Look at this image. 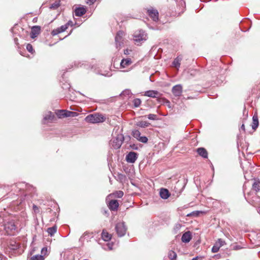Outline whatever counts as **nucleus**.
Wrapping results in <instances>:
<instances>
[{
    "mask_svg": "<svg viewBox=\"0 0 260 260\" xmlns=\"http://www.w3.org/2000/svg\"><path fill=\"white\" fill-rule=\"evenodd\" d=\"M4 230L8 235L14 236L18 233V229L13 220L7 221L3 224Z\"/></svg>",
    "mask_w": 260,
    "mask_h": 260,
    "instance_id": "nucleus-1",
    "label": "nucleus"
},
{
    "mask_svg": "<svg viewBox=\"0 0 260 260\" xmlns=\"http://www.w3.org/2000/svg\"><path fill=\"white\" fill-rule=\"evenodd\" d=\"M124 141V136L121 134H118L116 137H113L110 141L109 145L115 149H119Z\"/></svg>",
    "mask_w": 260,
    "mask_h": 260,
    "instance_id": "nucleus-2",
    "label": "nucleus"
},
{
    "mask_svg": "<svg viewBox=\"0 0 260 260\" xmlns=\"http://www.w3.org/2000/svg\"><path fill=\"white\" fill-rule=\"evenodd\" d=\"M105 119V117L99 114H90L85 118L86 121L91 123L102 122Z\"/></svg>",
    "mask_w": 260,
    "mask_h": 260,
    "instance_id": "nucleus-3",
    "label": "nucleus"
},
{
    "mask_svg": "<svg viewBox=\"0 0 260 260\" xmlns=\"http://www.w3.org/2000/svg\"><path fill=\"white\" fill-rule=\"evenodd\" d=\"M115 230L117 236L122 237L125 235L127 228L124 222H119L116 224Z\"/></svg>",
    "mask_w": 260,
    "mask_h": 260,
    "instance_id": "nucleus-4",
    "label": "nucleus"
},
{
    "mask_svg": "<svg viewBox=\"0 0 260 260\" xmlns=\"http://www.w3.org/2000/svg\"><path fill=\"white\" fill-rule=\"evenodd\" d=\"M19 189H25L26 191V194L28 193H35L36 192V188L29 184H25L24 183H19L16 185Z\"/></svg>",
    "mask_w": 260,
    "mask_h": 260,
    "instance_id": "nucleus-5",
    "label": "nucleus"
},
{
    "mask_svg": "<svg viewBox=\"0 0 260 260\" xmlns=\"http://www.w3.org/2000/svg\"><path fill=\"white\" fill-rule=\"evenodd\" d=\"M56 114L58 118H61L63 117H75L77 115V113L66 110H59L57 111Z\"/></svg>",
    "mask_w": 260,
    "mask_h": 260,
    "instance_id": "nucleus-6",
    "label": "nucleus"
},
{
    "mask_svg": "<svg viewBox=\"0 0 260 260\" xmlns=\"http://www.w3.org/2000/svg\"><path fill=\"white\" fill-rule=\"evenodd\" d=\"M132 136L139 141L146 143L148 138L146 136H141V133L138 129H134L132 132Z\"/></svg>",
    "mask_w": 260,
    "mask_h": 260,
    "instance_id": "nucleus-7",
    "label": "nucleus"
},
{
    "mask_svg": "<svg viewBox=\"0 0 260 260\" xmlns=\"http://www.w3.org/2000/svg\"><path fill=\"white\" fill-rule=\"evenodd\" d=\"M124 32L122 30L118 31L115 37V41L116 44V47L117 49L120 48V47L123 45L122 42V36H123Z\"/></svg>",
    "mask_w": 260,
    "mask_h": 260,
    "instance_id": "nucleus-8",
    "label": "nucleus"
},
{
    "mask_svg": "<svg viewBox=\"0 0 260 260\" xmlns=\"http://www.w3.org/2000/svg\"><path fill=\"white\" fill-rule=\"evenodd\" d=\"M147 14L153 21L157 22L158 20L159 13L156 9L151 8L147 10Z\"/></svg>",
    "mask_w": 260,
    "mask_h": 260,
    "instance_id": "nucleus-9",
    "label": "nucleus"
},
{
    "mask_svg": "<svg viewBox=\"0 0 260 260\" xmlns=\"http://www.w3.org/2000/svg\"><path fill=\"white\" fill-rule=\"evenodd\" d=\"M134 40L136 42H140L141 41H145L147 39V35L143 30H140L139 34L134 36Z\"/></svg>",
    "mask_w": 260,
    "mask_h": 260,
    "instance_id": "nucleus-10",
    "label": "nucleus"
},
{
    "mask_svg": "<svg viewBox=\"0 0 260 260\" xmlns=\"http://www.w3.org/2000/svg\"><path fill=\"white\" fill-rule=\"evenodd\" d=\"M138 156L137 153L133 151L129 152L126 156V160L128 162L134 163Z\"/></svg>",
    "mask_w": 260,
    "mask_h": 260,
    "instance_id": "nucleus-11",
    "label": "nucleus"
},
{
    "mask_svg": "<svg viewBox=\"0 0 260 260\" xmlns=\"http://www.w3.org/2000/svg\"><path fill=\"white\" fill-rule=\"evenodd\" d=\"M172 92L175 96H180L182 93V86L181 84L174 86L172 89Z\"/></svg>",
    "mask_w": 260,
    "mask_h": 260,
    "instance_id": "nucleus-12",
    "label": "nucleus"
},
{
    "mask_svg": "<svg viewBox=\"0 0 260 260\" xmlns=\"http://www.w3.org/2000/svg\"><path fill=\"white\" fill-rule=\"evenodd\" d=\"M41 32V27L38 25L33 26L31 28L30 36L31 38H36Z\"/></svg>",
    "mask_w": 260,
    "mask_h": 260,
    "instance_id": "nucleus-13",
    "label": "nucleus"
},
{
    "mask_svg": "<svg viewBox=\"0 0 260 260\" xmlns=\"http://www.w3.org/2000/svg\"><path fill=\"white\" fill-rule=\"evenodd\" d=\"M108 207L111 211H116L119 207L117 200H112L108 203Z\"/></svg>",
    "mask_w": 260,
    "mask_h": 260,
    "instance_id": "nucleus-14",
    "label": "nucleus"
},
{
    "mask_svg": "<svg viewBox=\"0 0 260 260\" xmlns=\"http://www.w3.org/2000/svg\"><path fill=\"white\" fill-rule=\"evenodd\" d=\"M67 28L68 26H67V25L64 24L57 28L56 29L52 30L51 34L53 36H54L58 34L64 32Z\"/></svg>",
    "mask_w": 260,
    "mask_h": 260,
    "instance_id": "nucleus-15",
    "label": "nucleus"
},
{
    "mask_svg": "<svg viewBox=\"0 0 260 260\" xmlns=\"http://www.w3.org/2000/svg\"><path fill=\"white\" fill-rule=\"evenodd\" d=\"M191 233L190 231L185 232L182 236L181 241L184 243H188L191 239Z\"/></svg>",
    "mask_w": 260,
    "mask_h": 260,
    "instance_id": "nucleus-16",
    "label": "nucleus"
},
{
    "mask_svg": "<svg viewBox=\"0 0 260 260\" xmlns=\"http://www.w3.org/2000/svg\"><path fill=\"white\" fill-rule=\"evenodd\" d=\"M92 237V235L91 233H89L87 232H86L80 238L79 242L81 243H83L85 241L88 242Z\"/></svg>",
    "mask_w": 260,
    "mask_h": 260,
    "instance_id": "nucleus-17",
    "label": "nucleus"
},
{
    "mask_svg": "<svg viewBox=\"0 0 260 260\" xmlns=\"http://www.w3.org/2000/svg\"><path fill=\"white\" fill-rule=\"evenodd\" d=\"M159 196L163 199H167L170 196V193L168 189L162 188L159 191Z\"/></svg>",
    "mask_w": 260,
    "mask_h": 260,
    "instance_id": "nucleus-18",
    "label": "nucleus"
},
{
    "mask_svg": "<svg viewBox=\"0 0 260 260\" xmlns=\"http://www.w3.org/2000/svg\"><path fill=\"white\" fill-rule=\"evenodd\" d=\"M198 154L204 158H208V152L206 149L203 147H200L197 149Z\"/></svg>",
    "mask_w": 260,
    "mask_h": 260,
    "instance_id": "nucleus-19",
    "label": "nucleus"
},
{
    "mask_svg": "<svg viewBox=\"0 0 260 260\" xmlns=\"http://www.w3.org/2000/svg\"><path fill=\"white\" fill-rule=\"evenodd\" d=\"M188 182V180L185 177H184L183 178V181L182 182H180V181H178L177 183V186L175 187V188L176 189H178L180 185H182V187H181V188L179 190V193H181L182 192V191L184 190V189L185 188V186L187 184Z\"/></svg>",
    "mask_w": 260,
    "mask_h": 260,
    "instance_id": "nucleus-20",
    "label": "nucleus"
},
{
    "mask_svg": "<svg viewBox=\"0 0 260 260\" xmlns=\"http://www.w3.org/2000/svg\"><path fill=\"white\" fill-rule=\"evenodd\" d=\"M74 12L76 16L81 17L86 13V10L85 8L83 7H78L75 9Z\"/></svg>",
    "mask_w": 260,
    "mask_h": 260,
    "instance_id": "nucleus-21",
    "label": "nucleus"
},
{
    "mask_svg": "<svg viewBox=\"0 0 260 260\" xmlns=\"http://www.w3.org/2000/svg\"><path fill=\"white\" fill-rule=\"evenodd\" d=\"M159 93L157 90H147L145 92L144 95L150 98H155L157 97Z\"/></svg>",
    "mask_w": 260,
    "mask_h": 260,
    "instance_id": "nucleus-22",
    "label": "nucleus"
},
{
    "mask_svg": "<svg viewBox=\"0 0 260 260\" xmlns=\"http://www.w3.org/2000/svg\"><path fill=\"white\" fill-rule=\"evenodd\" d=\"M132 63V59L130 58H123L120 62L121 67L124 68L130 65Z\"/></svg>",
    "mask_w": 260,
    "mask_h": 260,
    "instance_id": "nucleus-23",
    "label": "nucleus"
},
{
    "mask_svg": "<svg viewBox=\"0 0 260 260\" xmlns=\"http://www.w3.org/2000/svg\"><path fill=\"white\" fill-rule=\"evenodd\" d=\"M182 60V57L180 56H177L176 58L174 59L172 62L173 66L177 69V70H179V68L180 66V62Z\"/></svg>",
    "mask_w": 260,
    "mask_h": 260,
    "instance_id": "nucleus-24",
    "label": "nucleus"
},
{
    "mask_svg": "<svg viewBox=\"0 0 260 260\" xmlns=\"http://www.w3.org/2000/svg\"><path fill=\"white\" fill-rule=\"evenodd\" d=\"M252 188L256 192L260 190V181L257 178L254 179V182L252 184Z\"/></svg>",
    "mask_w": 260,
    "mask_h": 260,
    "instance_id": "nucleus-25",
    "label": "nucleus"
},
{
    "mask_svg": "<svg viewBox=\"0 0 260 260\" xmlns=\"http://www.w3.org/2000/svg\"><path fill=\"white\" fill-rule=\"evenodd\" d=\"M64 73H64L61 76L62 80H60V82L61 83V87L63 89L68 90V89H70L71 85H70V84L69 83H68V82L66 81L64 83L63 82V81H64Z\"/></svg>",
    "mask_w": 260,
    "mask_h": 260,
    "instance_id": "nucleus-26",
    "label": "nucleus"
},
{
    "mask_svg": "<svg viewBox=\"0 0 260 260\" xmlns=\"http://www.w3.org/2000/svg\"><path fill=\"white\" fill-rule=\"evenodd\" d=\"M102 238L103 240L109 241L111 239L112 235L105 230H103L102 233Z\"/></svg>",
    "mask_w": 260,
    "mask_h": 260,
    "instance_id": "nucleus-27",
    "label": "nucleus"
},
{
    "mask_svg": "<svg viewBox=\"0 0 260 260\" xmlns=\"http://www.w3.org/2000/svg\"><path fill=\"white\" fill-rule=\"evenodd\" d=\"M55 118L54 115L50 111L48 112L44 116L43 120H53Z\"/></svg>",
    "mask_w": 260,
    "mask_h": 260,
    "instance_id": "nucleus-28",
    "label": "nucleus"
},
{
    "mask_svg": "<svg viewBox=\"0 0 260 260\" xmlns=\"http://www.w3.org/2000/svg\"><path fill=\"white\" fill-rule=\"evenodd\" d=\"M258 120L256 115H254L252 117V123L251 126L253 129L255 130L258 126Z\"/></svg>",
    "mask_w": 260,
    "mask_h": 260,
    "instance_id": "nucleus-29",
    "label": "nucleus"
},
{
    "mask_svg": "<svg viewBox=\"0 0 260 260\" xmlns=\"http://www.w3.org/2000/svg\"><path fill=\"white\" fill-rule=\"evenodd\" d=\"M136 125L142 128H145L150 125V123L145 121H139L136 123Z\"/></svg>",
    "mask_w": 260,
    "mask_h": 260,
    "instance_id": "nucleus-30",
    "label": "nucleus"
},
{
    "mask_svg": "<svg viewBox=\"0 0 260 260\" xmlns=\"http://www.w3.org/2000/svg\"><path fill=\"white\" fill-rule=\"evenodd\" d=\"M57 226L54 225L52 227L47 229V232L51 236H52L57 232Z\"/></svg>",
    "mask_w": 260,
    "mask_h": 260,
    "instance_id": "nucleus-31",
    "label": "nucleus"
},
{
    "mask_svg": "<svg viewBox=\"0 0 260 260\" xmlns=\"http://www.w3.org/2000/svg\"><path fill=\"white\" fill-rule=\"evenodd\" d=\"M116 178L118 181L121 183L125 182L126 180V176L121 173H118Z\"/></svg>",
    "mask_w": 260,
    "mask_h": 260,
    "instance_id": "nucleus-32",
    "label": "nucleus"
},
{
    "mask_svg": "<svg viewBox=\"0 0 260 260\" xmlns=\"http://www.w3.org/2000/svg\"><path fill=\"white\" fill-rule=\"evenodd\" d=\"M177 256V254L175 251L173 250L169 251L168 257L170 260H176Z\"/></svg>",
    "mask_w": 260,
    "mask_h": 260,
    "instance_id": "nucleus-33",
    "label": "nucleus"
},
{
    "mask_svg": "<svg viewBox=\"0 0 260 260\" xmlns=\"http://www.w3.org/2000/svg\"><path fill=\"white\" fill-rule=\"evenodd\" d=\"M133 104L135 107H139L141 104V101L140 99L138 98L135 99L133 101Z\"/></svg>",
    "mask_w": 260,
    "mask_h": 260,
    "instance_id": "nucleus-34",
    "label": "nucleus"
},
{
    "mask_svg": "<svg viewBox=\"0 0 260 260\" xmlns=\"http://www.w3.org/2000/svg\"><path fill=\"white\" fill-rule=\"evenodd\" d=\"M113 194L115 198H121L123 196V192L121 190H118L114 192Z\"/></svg>",
    "mask_w": 260,
    "mask_h": 260,
    "instance_id": "nucleus-35",
    "label": "nucleus"
},
{
    "mask_svg": "<svg viewBox=\"0 0 260 260\" xmlns=\"http://www.w3.org/2000/svg\"><path fill=\"white\" fill-rule=\"evenodd\" d=\"M60 6V2H55L54 3L52 4L50 6V8L51 9L55 10L57 9Z\"/></svg>",
    "mask_w": 260,
    "mask_h": 260,
    "instance_id": "nucleus-36",
    "label": "nucleus"
},
{
    "mask_svg": "<svg viewBox=\"0 0 260 260\" xmlns=\"http://www.w3.org/2000/svg\"><path fill=\"white\" fill-rule=\"evenodd\" d=\"M31 260H44V257L42 255H35L31 257Z\"/></svg>",
    "mask_w": 260,
    "mask_h": 260,
    "instance_id": "nucleus-37",
    "label": "nucleus"
},
{
    "mask_svg": "<svg viewBox=\"0 0 260 260\" xmlns=\"http://www.w3.org/2000/svg\"><path fill=\"white\" fill-rule=\"evenodd\" d=\"M220 248V247L217 244L215 243L212 248V252L213 253L217 252L219 251Z\"/></svg>",
    "mask_w": 260,
    "mask_h": 260,
    "instance_id": "nucleus-38",
    "label": "nucleus"
},
{
    "mask_svg": "<svg viewBox=\"0 0 260 260\" xmlns=\"http://www.w3.org/2000/svg\"><path fill=\"white\" fill-rule=\"evenodd\" d=\"M147 118L149 120H157V115L156 114H150L148 115Z\"/></svg>",
    "mask_w": 260,
    "mask_h": 260,
    "instance_id": "nucleus-39",
    "label": "nucleus"
},
{
    "mask_svg": "<svg viewBox=\"0 0 260 260\" xmlns=\"http://www.w3.org/2000/svg\"><path fill=\"white\" fill-rule=\"evenodd\" d=\"M19 245L16 242H14V244H10V248L12 250H16L19 248Z\"/></svg>",
    "mask_w": 260,
    "mask_h": 260,
    "instance_id": "nucleus-40",
    "label": "nucleus"
},
{
    "mask_svg": "<svg viewBox=\"0 0 260 260\" xmlns=\"http://www.w3.org/2000/svg\"><path fill=\"white\" fill-rule=\"evenodd\" d=\"M26 49L29 52H30L31 53H32L34 51V50L33 49L32 46L30 44H27Z\"/></svg>",
    "mask_w": 260,
    "mask_h": 260,
    "instance_id": "nucleus-41",
    "label": "nucleus"
},
{
    "mask_svg": "<svg viewBox=\"0 0 260 260\" xmlns=\"http://www.w3.org/2000/svg\"><path fill=\"white\" fill-rule=\"evenodd\" d=\"M215 243L217 244L220 247H221L225 244V242L221 239H218Z\"/></svg>",
    "mask_w": 260,
    "mask_h": 260,
    "instance_id": "nucleus-42",
    "label": "nucleus"
},
{
    "mask_svg": "<svg viewBox=\"0 0 260 260\" xmlns=\"http://www.w3.org/2000/svg\"><path fill=\"white\" fill-rule=\"evenodd\" d=\"M6 222L3 216L0 213V226H3V224Z\"/></svg>",
    "mask_w": 260,
    "mask_h": 260,
    "instance_id": "nucleus-43",
    "label": "nucleus"
},
{
    "mask_svg": "<svg viewBox=\"0 0 260 260\" xmlns=\"http://www.w3.org/2000/svg\"><path fill=\"white\" fill-rule=\"evenodd\" d=\"M181 228V225L180 224H176L174 227V230L176 231V232H177Z\"/></svg>",
    "mask_w": 260,
    "mask_h": 260,
    "instance_id": "nucleus-44",
    "label": "nucleus"
},
{
    "mask_svg": "<svg viewBox=\"0 0 260 260\" xmlns=\"http://www.w3.org/2000/svg\"><path fill=\"white\" fill-rule=\"evenodd\" d=\"M96 0H87L86 3L89 5H91L94 3Z\"/></svg>",
    "mask_w": 260,
    "mask_h": 260,
    "instance_id": "nucleus-45",
    "label": "nucleus"
},
{
    "mask_svg": "<svg viewBox=\"0 0 260 260\" xmlns=\"http://www.w3.org/2000/svg\"><path fill=\"white\" fill-rule=\"evenodd\" d=\"M47 251V248L43 247L41 250V253L43 254L44 255H46Z\"/></svg>",
    "mask_w": 260,
    "mask_h": 260,
    "instance_id": "nucleus-46",
    "label": "nucleus"
},
{
    "mask_svg": "<svg viewBox=\"0 0 260 260\" xmlns=\"http://www.w3.org/2000/svg\"><path fill=\"white\" fill-rule=\"evenodd\" d=\"M130 147L134 150H138L139 148L136 144H132L130 145Z\"/></svg>",
    "mask_w": 260,
    "mask_h": 260,
    "instance_id": "nucleus-47",
    "label": "nucleus"
},
{
    "mask_svg": "<svg viewBox=\"0 0 260 260\" xmlns=\"http://www.w3.org/2000/svg\"><path fill=\"white\" fill-rule=\"evenodd\" d=\"M66 25H67V26H68V27H69V26H73L74 25V23L73 22V21H72L71 20H70L66 24H65Z\"/></svg>",
    "mask_w": 260,
    "mask_h": 260,
    "instance_id": "nucleus-48",
    "label": "nucleus"
},
{
    "mask_svg": "<svg viewBox=\"0 0 260 260\" xmlns=\"http://www.w3.org/2000/svg\"><path fill=\"white\" fill-rule=\"evenodd\" d=\"M131 50L126 49L124 50V54L125 55H128L129 54Z\"/></svg>",
    "mask_w": 260,
    "mask_h": 260,
    "instance_id": "nucleus-49",
    "label": "nucleus"
},
{
    "mask_svg": "<svg viewBox=\"0 0 260 260\" xmlns=\"http://www.w3.org/2000/svg\"><path fill=\"white\" fill-rule=\"evenodd\" d=\"M14 43L16 45H18L19 43H18V40L17 38H15L14 39Z\"/></svg>",
    "mask_w": 260,
    "mask_h": 260,
    "instance_id": "nucleus-50",
    "label": "nucleus"
},
{
    "mask_svg": "<svg viewBox=\"0 0 260 260\" xmlns=\"http://www.w3.org/2000/svg\"><path fill=\"white\" fill-rule=\"evenodd\" d=\"M0 260H6V257L2 254H0Z\"/></svg>",
    "mask_w": 260,
    "mask_h": 260,
    "instance_id": "nucleus-51",
    "label": "nucleus"
},
{
    "mask_svg": "<svg viewBox=\"0 0 260 260\" xmlns=\"http://www.w3.org/2000/svg\"><path fill=\"white\" fill-rule=\"evenodd\" d=\"M129 91L128 90H125L124 91H123V92L122 93V94H129Z\"/></svg>",
    "mask_w": 260,
    "mask_h": 260,
    "instance_id": "nucleus-52",
    "label": "nucleus"
},
{
    "mask_svg": "<svg viewBox=\"0 0 260 260\" xmlns=\"http://www.w3.org/2000/svg\"><path fill=\"white\" fill-rule=\"evenodd\" d=\"M180 5L182 6V7H184L185 6V2L183 1H180Z\"/></svg>",
    "mask_w": 260,
    "mask_h": 260,
    "instance_id": "nucleus-53",
    "label": "nucleus"
},
{
    "mask_svg": "<svg viewBox=\"0 0 260 260\" xmlns=\"http://www.w3.org/2000/svg\"><path fill=\"white\" fill-rule=\"evenodd\" d=\"M108 248H109V249L110 250H112V244L108 243Z\"/></svg>",
    "mask_w": 260,
    "mask_h": 260,
    "instance_id": "nucleus-54",
    "label": "nucleus"
},
{
    "mask_svg": "<svg viewBox=\"0 0 260 260\" xmlns=\"http://www.w3.org/2000/svg\"><path fill=\"white\" fill-rule=\"evenodd\" d=\"M241 129L243 130V131H245V126L244 124H243L241 126Z\"/></svg>",
    "mask_w": 260,
    "mask_h": 260,
    "instance_id": "nucleus-55",
    "label": "nucleus"
},
{
    "mask_svg": "<svg viewBox=\"0 0 260 260\" xmlns=\"http://www.w3.org/2000/svg\"><path fill=\"white\" fill-rule=\"evenodd\" d=\"M38 209V207H37L36 205H33V209H34L35 211H36V209Z\"/></svg>",
    "mask_w": 260,
    "mask_h": 260,
    "instance_id": "nucleus-56",
    "label": "nucleus"
},
{
    "mask_svg": "<svg viewBox=\"0 0 260 260\" xmlns=\"http://www.w3.org/2000/svg\"><path fill=\"white\" fill-rule=\"evenodd\" d=\"M197 258L198 257H194L192 259V260H197Z\"/></svg>",
    "mask_w": 260,
    "mask_h": 260,
    "instance_id": "nucleus-57",
    "label": "nucleus"
},
{
    "mask_svg": "<svg viewBox=\"0 0 260 260\" xmlns=\"http://www.w3.org/2000/svg\"><path fill=\"white\" fill-rule=\"evenodd\" d=\"M258 212H259V213H260V207H259V208H258Z\"/></svg>",
    "mask_w": 260,
    "mask_h": 260,
    "instance_id": "nucleus-58",
    "label": "nucleus"
},
{
    "mask_svg": "<svg viewBox=\"0 0 260 260\" xmlns=\"http://www.w3.org/2000/svg\"><path fill=\"white\" fill-rule=\"evenodd\" d=\"M239 247H238V246L236 247V249H239Z\"/></svg>",
    "mask_w": 260,
    "mask_h": 260,
    "instance_id": "nucleus-59",
    "label": "nucleus"
}]
</instances>
